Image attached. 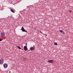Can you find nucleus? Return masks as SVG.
Here are the masks:
<instances>
[{
	"label": "nucleus",
	"instance_id": "nucleus-1",
	"mask_svg": "<svg viewBox=\"0 0 73 73\" xmlns=\"http://www.w3.org/2000/svg\"><path fill=\"white\" fill-rule=\"evenodd\" d=\"M4 63V59H1L0 60V64H3Z\"/></svg>",
	"mask_w": 73,
	"mask_h": 73
},
{
	"label": "nucleus",
	"instance_id": "nucleus-2",
	"mask_svg": "<svg viewBox=\"0 0 73 73\" xmlns=\"http://www.w3.org/2000/svg\"><path fill=\"white\" fill-rule=\"evenodd\" d=\"M21 30L23 31V32H27V33H28V32L27 31L25 30L24 29V27H22V29H21Z\"/></svg>",
	"mask_w": 73,
	"mask_h": 73
},
{
	"label": "nucleus",
	"instance_id": "nucleus-3",
	"mask_svg": "<svg viewBox=\"0 0 73 73\" xmlns=\"http://www.w3.org/2000/svg\"><path fill=\"white\" fill-rule=\"evenodd\" d=\"M3 67L4 68H6L8 67V64L7 63H5L3 64Z\"/></svg>",
	"mask_w": 73,
	"mask_h": 73
},
{
	"label": "nucleus",
	"instance_id": "nucleus-4",
	"mask_svg": "<svg viewBox=\"0 0 73 73\" xmlns=\"http://www.w3.org/2000/svg\"><path fill=\"white\" fill-rule=\"evenodd\" d=\"M35 45L33 46V47H32L31 48H30V50L31 51H32V50H35Z\"/></svg>",
	"mask_w": 73,
	"mask_h": 73
},
{
	"label": "nucleus",
	"instance_id": "nucleus-5",
	"mask_svg": "<svg viewBox=\"0 0 73 73\" xmlns=\"http://www.w3.org/2000/svg\"><path fill=\"white\" fill-rule=\"evenodd\" d=\"M24 48V50L25 51H27V50L28 49V48H27V46H25Z\"/></svg>",
	"mask_w": 73,
	"mask_h": 73
},
{
	"label": "nucleus",
	"instance_id": "nucleus-6",
	"mask_svg": "<svg viewBox=\"0 0 73 73\" xmlns=\"http://www.w3.org/2000/svg\"><path fill=\"white\" fill-rule=\"evenodd\" d=\"M48 62H50V63H53L54 62V60H50L48 61Z\"/></svg>",
	"mask_w": 73,
	"mask_h": 73
},
{
	"label": "nucleus",
	"instance_id": "nucleus-7",
	"mask_svg": "<svg viewBox=\"0 0 73 73\" xmlns=\"http://www.w3.org/2000/svg\"><path fill=\"white\" fill-rule=\"evenodd\" d=\"M1 36L2 37H4L5 35V33H1Z\"/></svg>",
	"mask_w": 73,
	"mask_h": 73
},
{
	"label": "nucleus",
	"instance_id": "nucleus-8",
	"mask_svg": "<svg viewBox=\"0 0 73 73\" xmlns=\"http://www.w3.org/2000/svg\"><path fill=\"white\" fill-rule=\"evenodd\" d=\"M60 32L61 33H63V34H64V35H65V32H64V31H62V30H60Z\"/></svg>",
	"mask_w": 73,
	"mask_h": 73
},
{
	"label": "nucleus",
	"instance_id": "nucleus-9",
	"mask_svg": "<svg viewBox=\"0 0 73 73\" xmlns=\"http://www.w3.org/2000/svg\"><path fill=\"white\" fill-rule=\"evenodd\" d=\"M11 11L12 12H13V13H14V11H13V10L12 9H11Z\"/></svg>",
	"mask_w": 73,
	"mask_h": 73
},
{
	"label": "nucleus",
	"instance_id": "nucleus-10",
	"mask_svg": "<svg viewBox=\"0 0 73 73\" xmlns=\"http://www.w3.org/2000/svg\"><path fill=\"white\" fill-rule=\"evenodd\" d=\"M17 48H19V49H21V48L20 47V46H17Z\"/></svg>",
	"mask_w": 73,
	"mask_h": 73
},
{
	"label": "nucleus",
	"instance_id": "nucleus-11",
	"mask_svg": "<svg viewBox=\"0 0 73 73\" xmlns=\"http://www.w3.org/2000/svg\"><path fill=\"white\" fill-rule=\"evenodd\" d=\"M54 44L55 45H57V43H56V42H54Z\"/></svg>",
	"mask_w": 73,
	"mask_h": 73
},
{
	"label": "nucleus",
	"instance_id": "nucleus-12",
	"mask_svg": "<svg viewBox=\"0 0 73 73\" xmlns=\"http://www.w3.org/2000/svg\"><path fill=\"white\" fill-rule=\"evenodd\" d=\"M3 40V39H0V41H1Z\"/></svg>",
	"mask_w": 73,
	"mask_h": 73
},
{
	"label": "nucleus",
	"instance_id": "nucleus-13",
	"mask_svg": "<svg viewBox=\"0 0 73 73\" xmlns=\"http://www.w3.org/2000/svg\"><path fill=\"white\" fill-rule=\"evenodd\" d=\"M69 12H70L71 13L72 12V10H70V11H69Z\"/></svg>",
	"mask_w": 73,
	"mask_h": 73
}]
</instances>
